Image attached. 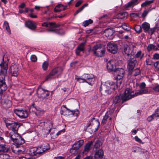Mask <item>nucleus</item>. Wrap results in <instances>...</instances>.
I'll list each match as a JSON object with an SVG mask.
<instances>
[{"label":"nucleus","mask_w":159,"mask_h":159,"mask_svg":"<svg viewBox=\"0 0 159 159\" xmlns=\"http://www.w3.org/2000/svg\"><path fill=\"white\" fill-rule=\"evenodd\" d=\"M99 124V122L98 120L93 118L88 123L87 127L91 129L92 132H95L98 129Z\"/></svg>","instance_id":"6e6552de"},{"label":"nucleus","mask_w":159,"mask_h":159,"mask_svg":"<svg viewBox=\"0 0 159 159\" xmlns=\"http://www.w3.org/2000/svg\"><path fill=\"white\" fill-rule=\"evenodd\" d=\"M47 121V120H45V121H42V122H40V124H41V125L40 126H44L46 123V124H48V125H49V129H48V132H47V134H48L53 127L52 124L50 121H48V122H46Z\"/></svg>","instance_id":"c756f323"},{"label":"nucleus","mask_w":159,"mask_h":159,"mask_svg":"<svg viewBox=\"0 0 159 159\" xmlns=\"http://www.w3.org/2000/svg\"><path fill=\"white\" fill-rule=\"evenodd\" d=\"M122 95V102L136 96L135 93H134V92L131 89L129 88H127L126 89L124 95Z\"/></svg>","instance_id":"423d86ee"},{"label":"nucleus","mask_w":159,"mask_h":159,"mask_svg":"<svg viewBox=\"0 0 159 159\" xmlns=\"http://www.w3.org/2000/svg\"><path fill=\"white\" fill-rule=\"evenodd\" d=\"M102 145V143L100 141L97 140L96 141L95 145L94 146V148L97 149L99 148Z\"/></svg>","instance_id":"a18cd8bd"},{"label":"nucleus","mask_w":159,"mask_h":159,"mask_svg":"<svg viewBox=\"0 0 159 159\" xmlns=\"http://www.w3.org/2000/svg\"><path fill=\"white\" fill-rule=\"evenodd\" d=\"M93 143V142L92 141H89L84 146V149L83 152V153L86 154L90 150L91 146Z\"/></svg>","instance_id":"5701e85b"},{"label":"nucleus","mask_w":159,"mask_h":159,"mask_svg":"<svg viewBox=\"0 0 159 159\" xmlns=\"http://www.w3.org/2000/svg\"><path fill=\"white\" fill-rule=\"evenodd\" d=\"M149 11V10L144 11L142 14V16L143 18H144L147 15Z\"/></svg>","instance_id":"69168bd1"},{"label":"nucleus","mask_w":159,"mask_h":159,"mask_svg":"<svg viewBox=\"0 0 159 159\" xmlns=\"http://www.w3.org/2000/svg\"><path fill=\"white\" fill-rule=\"evenodd\" d=\"M148 92V90L147 88L140 89L139 92L135 93V95L137 96L139 95H140L143 94H146Z\"/></svg>","instance_id":"4c0bfd02"},{"label":"nucleus","mask_w":159,"mask_h":159,"mask_svg":"<svg viewBox=\"0 0 159 159\" xmlns=\"http://www.w3.org/2000/svg\"><path fill=\"white\" fill-rule=\"evenodd\" d=\"M5 75H3L0 77V96L3 94L4 92L6 90L7 87L5 81Z\"/></svg>","instance_id":"9b49d317"},{"label":"nucleus","mask_w":159,"mask_h":159,"mask_svg":"<svg viewBox=\"0 0 159 159\" xmlns=\"http://www.w3.org/2000/svg\"><path fill=\"white\" fill-rule=\"evenodd\" d=\"M152 59L154 60H159V54L158 53H154L153 55Z\"/></svg>","instance_id":"bf43d9fd"},{"label":"nucleus","mask_w":159,"mask_h":159,"mask_svg":"<svg viewBox=\"0 0 159 159\" xmlns=\"http://www.w3.org/2000/svg\"><path fill=\"white\" fill-rule=\"evenodd\" d=\"M64 107L66 108L67 110V112L68 113L69 115H72L75 116H78L79 114V111L77 110H75L74 111H70L66 107V105H63V106Z\"/></svg>","instance_id":"2f4dec72"},{"label":"nucleus","mask_w":159,"mask_h":159,"mask_svg":"<svg viewBox=\"0 0 159 159\" xmlns=\"http://www.w3.org/2000/svg\"><path fill=\"white\" fill-rule=\"evenodd\" d=\"M10 151V147L6 144H0V152L7 153Z\"/></svg>","instance_id":"412c9836"},{"label":"nucleus","mask_w":159,"mask_h":159,"mask_svg":"<svg viewBox=\"0 0 159 159\" xmlns=\"http://www.w3.org/2000/svg\"><path fill=\"white\" fill-rule=\"evenodd\" d=\"M137 62L136 59L134 57L131 58L129 60L128 63V68L130 71L133 70Z\"/></svg>","instance_id":"2eb2a0df"},{"label":"nucleus","mask_w":159,"mask_h":159,"mask_svg":"<svg viewBox=\"0 0 159 159\" xmlns=\"http://www.w3.org/2000/svg\"><path fill=\"white\" fill-rule=\"evenodd\" d=\"M78 150H75L74 149L73 147L72 146V148L70 149V152L73 154H75L77 153Z\"/></svg>","instance_id":"680f3d73"},{"label":"nucleus","mask_w":159,"mask_h":159,"mask_svg":"<svg viewBox=\"0 0 159 159\" xmlns=\"http://www.w3.org/2000/svg\"><path fill=\"white\" fill-rule=\"evenodd\" d=\"M75 79L80 83H84L85 82L86 80H84V79L81 78L80 77H79L77 76H75Z\"/></svg>","instance_id":"603ef678"},{"label":"nucleus","mask_w":159,"mask_h":159,"mask_svg":"<svg viewBox=\"0 0 159 159\" xmlns=\"http://www.w3.org/2000/svg\"><path fill=\"white\" fill-rule=\"evenodd\" d=\"M66 7V6L60 4L57 5L54 8V11L55 12H59L61 11L65 10Z\"/></svg>","instance_id":"7c9ffc66"},{"label":"nucleus","mask_w":159,"mask_h":159,"mask_svg":"<svg viewBox=\"0 0 159 159\" xmlns=\"http://www.w3.org/2000/svg\"><path fill=\"white\" fill-rule=\"evenodd\" d=\"M115 89V84L112 81H107L101 85L100 91L104 95L110 94Z\"/></svg>","instance_id":"f257e3e1"},{"label":"nucleus","mask_w":159,"mask_h":159,"mask_svg":"<svg viewBox=\"0 0 159 159\" xmlns=\"http://www.w3.org/2000/svg\"><path fill=\"white\" fill-rule=\"evenodd\" d=\"M63 130H61L59 131H58L57 133H56V135H52V137L53 138H57L59 135H60L61 133L63 132Z\"/></svg>","instance_id":"0e129e2a"},{"label":"nucleus","mask_w":159,"mask_h":159,"mask_svg":"<svg viewBox=\"0 0 159 159\" xmlns=\"http://www.w3.org/2000/svg\"><path fill=\"white\" fill-rule=\"evenodd\" d=\"M113 114V111L112 110L107 111L103 117L101 124L104 125L107 123L108 125H111Z\"/></svg>","instance_id":"0eeeda50"},{"label":"nucleus","mask_w":159,"mask_h":159,"mask_svg":"<svg viewBox=\"0 0 159 159\" xmlns=\"http://www.w3.org/2000/svg\"><path fill=\"white\" fill-rule=\"evenodd\" d=\"M39 109V107H34V105H33L29 108V111L30 112H34L37 116H38L40 113Z\"/></svg>","instance_id":"c85d7f7f"},{"label":"nucleus","mask_w":159,"mask_h":159,"mask_svg":"<svg viewBox=\"0 0 159 159\" xmlns=\"http://www.w3.org/2000/svg\"><path fill=\"white\" fill-rule=\"evenodd\" d=\"M16 148V149H14V146H13L11 148L13 152L17 154H19L23 153V151L22 150L17 149V148Z\"/></svg>","instance_id":"79ce46f5"},{"label":"nucleus","mask_w":159,"mask_h":159,"mask_svg":"<svg viewBox=\"0 0 159 159\" xmlns=\"http://www.w3.org/2000/svg\"><path fill=\"white\" fill-rule=\"evenodd\" d=\"M153 2V0L150 1H146L144 2L143 3L141 4V6L142 7H144L146 6L147 5L150 4L152 3Z\"/></svg>","instance_id":"864d4df0"},{"label":"nucleus","mask_w":159,"mask_h":159,"mask_svg":"<svg viewBox=\"0 0 159 159\" xmlns=\"http://www.w3.org/2000/svg\"><path fill=\"white\" fill-rule=\"evenodd\" d=\"M86 42L81 43L77 48L76 50V53L77 55H79L81 51H83L84 49V46Z\"/></svg>","instance_id":"bb28decb"},{"label":"nucleus","mask_w":159,"mask_h":159,"mask_svg":"<svg viewBox=\"0 0 159 159\" xmlns=\"http://www.w3.org/2000/svg\"><path fill=\"white\" fill-rule=\"evenodd\" d=\"M88 80H86V82L89 85H92L94 83L95 80L94 76L92 74H89Z\"/></svg>","instance_id":"72a5a7b5"},{"label":"nucleus","mask_w":159,"mask_h":159,"mask_svg":"<svg viewBox=\"0 0 159 159\" xmlns=\"http://www.w3.org/2000/svg\"><path fill=\"white\" fill-rule=\"evenodd\" d=\"M93 21L91 19H89L88 20H86L84 21L82 25L84 27H86L88 26L90 24L92 23Z\"/></svg>","instance_id":"37998d69"},{"label":"nucleus","mask_w":159,"mask_h":159,"mask_svg":"<svg viewBox=\"0 0 159 159\" xmlns=\"http://www.w3.org/2000/svg\"><path fill=\"white\" fill-rule=\"evenodd\" d=\"M114 33V30L111 29H106L104 31V33L105 34V35L107 37H109L112 36Z\"/></svg>","instance_id":"473e14b6"},{"label":"nucleus","mask_w":159,"mask_h":159,"mask_svg":"<svg viewBox=\"0 0 159 159\" xmlns=\"http://www.w3.org/2000/svg\"><path fill=\"white\" fill-rule=\"evenodd\" d=\"M128 13L125 12H121L119 13L117 16V18L123 19L126 18L128 16Z\"/></svg>","instance_id":"58836bf2"},{"label":"nucleus","mask_w":159,"mask_h":159,"mask_svg":"<svg viewBox=\"0 0 159 159\" xmlns=\"http://www.w3.org/2000/svg\"><path fill=\"white\" fill-rule=\"evenodd\" d=\"M153 89L155 91L159 92V85L153 87Z\"/></svg>","instance_id":"774afa93"},{"label":"nucleus","mask_w":159,"mask_h":159,"mask_svg":"<svg viewBox=\"0 0 159 159\" xmlns=\"http://www.w3.org/2000/svg\"><path fill=\"white\" fill-rule=\"evenodd\" d=\"M157 28V25H156L155 26L150 29V30H149L148 32L151 33V34H152L156 30Z\"/></svg>","instance_id":"6e6d98bb"},{"label":"nucleus","mask_w":159,"mask_h":159,"mask_svg":"<svg viewBox=\"0 0 159 159\" xmlns=\"http://www.w3.org/2000/svg\"><path fill=\"white\" fill-rule=\"evenodd\" d=\"M145 87L146 84L144 82H142L139 85V87L141 89L145 88Z\"/></svg>","instance_id":"338daca9"},{"label":"nucleus","mask_w":159,"mask_h":159,"mask_svg":"<svg viewBox=\"0 0 159 159\" xmlns=\"http://www.w3.org/2000/svg\"><path fill=\"white\" fill-rule=\"evenodd\" d=\"M14 113L21 118H25L28 116V114L26 110H20L19 109H15L14 110Z\"/></svg>","instance_id":"f8f14e48"},{"label":"nucleus","mask_w":159,"mask_h":159,"mask_svg":"<svg viewBox=\"0 0 159 159\" xmlns=\"http://www.w3.org/2000/svg\"><path fill=\"white\" fill-rule=\"evenodd\" d=\"M19 67L18 66L15 64L13 63L11 64V67L9 70L10 74L12 76L17 77L18 74Z\"/></svg>","instance_id":"1a4fd4ad"},{"label":"nucleus","mask_w":159,"mask_h":159,"mask_svg":"<svg viewBox=\"0 0 159 159\" xmlns=\"http://www.w3.org/2000/svg\"><path fill=\"white\" fill-rule=\"evenodd\" d=\"M30 59L33 62H35L37 60V57L35 55H32L31 56Z\"/></svg>","instance_id":"052dcab7"},{"label":"nucleus","mask_w":159,"mask_h":159,"mask_svg":"<svg viewBox=\"0 0 159 159\" xmlns=\"http://www.w3.org/2000/svg\"><path fill=\"white\" fill-rule=\"evenodd\" d=\"M138 3V0H132L131 1L125 4L124 6V7L126 10H128L129 8L133 7Z\"/></svg>","instance_id":"b1692460"},{"label":"nucleus","mask_w":159,"mask_h":159,"mask_svg":"<svg viewBox=\"0 0 159 159\" xmlns=\"http://www.w3.org/2000/svg\"><path fill=\"white\" fill-rule=\"evenodd\" d=\"M3 27L9 34H11V30L9 25V24L7 21L4 22L3 24Z\"/></svg>","instance_id":"a19ab883"},{"label":"nucleus","mask_w":159,"mask_h":159,"mask_svg":"<svg viewBox=\"0 0 159 159\" xmlns=\"http://www.w3.org/2000/svg\"><path fill=\"white\" fill-rule=\"evenodd\" d=\"M13 142L16 144L15 145V148H18L20 145H22L25 143V140L20 136L19 138L16 139Z\"/></svg>","instance_id":"aec40b11"},{"label":"nucleus","mask_w":159,"mask_h":159,"mask_svg":"<svg viewBox=\"0 0 159 159\" xmlns=\"http://www.w3.org/2000/svg\"><path fill=\"white\" fill-rule=\"evenodd\" d=\"M48 63L47 61H44L42 64V68L44 70H46L48 67Z\"/></svg>","instance_id":"de8ad7c7"},{"label":"nucleus","mask_w":159,"mask_h":159,"mask_svg":"<svg viewBox=\"0 0 159 159\" xmlns=\"http://www.w3.org/2000/svg\"><path fill=\"white\" fill-rule=\"evenodd\" d=\"M29 154L32 156H35L40 155V150L38 147H34L30 149L29 151Z\"/></svg>","instance_id":"a211bd4d"},{"label":"nucleus","mask_w":159,"mask_h":159,"mask_svg":"<svg viewBox=\"0 0 159 159\" xmlns=\"http://www.w3.org/2000/svg\"><path fill=\"white\" fill-rule=\"evenodd\" d=\"M6 96L7 97V98L2 100V104L3 107L7 109L11 106V102L10 100V98H9L7 96Z\"/></svg>","instance_id":"dca6fc26"},{"label":"nucleus","mask_w":159,"mask_h":159,"mask_svg":"<svg viewBox=\"0 0 159 159\" xmlns=\"http://www.w3.org/2000/svg\"><path fill=\"white\" fill-rule=\"evenodd\" d=\"M122 98L123 95L121 94L116 96L113 100L114 103L115 104H117L120 102L121 101L122 102Z\"/></svg>","instance_id":"e433bc0d"},{"label":"nucleus","mask_w":159,"mask_h":159,"mask_svg":"<svg viewBox=\"0 0 159 159\" xmlns=\"http://www.w3.org/2000/svg\"><path fill=\"white\" fill-rule=\"evenodd\" d=\"M42 25L43 26L48 27L49 28L50 30L55 31L56 28L58 27L55 22H52L47 23L44 22L42 24Z\"/></svg>","instance_id":"f3484780"},{"label":"nucleus","mask_w":159,"mask_h":159,"mask_svg":"<svg viewBox=\"0 0 159 159\" xmlns=\"http://www.w3.org/2000/svg\"><path fill=\"white\" fill-rule=\"evenodd\" d=\"M18 132H10L9 136L13 141L20 136V135L18 133Z\"/></svg>","instance_id":"393cba45"},{"label":"nucleus","mask_w":159,"mask_h":159,"mask_svg":"<svg viewBox=\"0 0 159 159\" xmlns=\"http://www.w3.org/2000/svg\"><path fill=\"white\" fill-rule=\"evenodd\" d=\"M5 124L10 132L18 131V128L21 125V124L20 123L10 121H6Z\"/></svg>","instance_id":"20e7f679"},{"label":"nucleus","mask_w":159,"mask_h":159,"mask_svg":"<svg viewBox=\"0 0 159 159\" xmlns=\"http://www.w3.org/2000/svg\"><path fill=\"white\" fill-rule=\"evenodd\" d=\"M25 24L26 27L31 30H34L36 28V25L31 21L26 22Z\"/></svg>","instance_id":"c9c22d12"},{"label":"nucleus","mask_w":159,"mask_h":159,"mask_svg":"<svg viewBox=\"0 0 159 159\" xmlns=\"http://www.w3.org/2000/svg\"><path fill=\"white\" fill-rule=\"evenodd\" d=\"M123 52L125 54L128 56L133 55L134 54L133 46L127 44L125 45L124 47Z\"/></svg>","instance_id":"9d476101"},{"label":"nucleus","mask_w":159,"mask_h":159,"mask_svg":"<svg viewBox=\"0 0 159 159\" xmlns=\"http://www.w3.org/2000/svg\"><path fill=\"white\" fill-rule=\"evenodd\" d=\"M122 27L123 29L127 31H129L130 29V28L128 24L125 23L122 25Z\"/></svg>","instance_id":"8fccbe9b"},{"label":"nucleus","mask_w":159,"mask_h":159,"mask_svg":"<svg viewBox=\"0 0 159 159\" xmlns=\"http://www.w3.org/2000/svg\"><path fill=\"white\" fill-rule=\"evenodd\" d=\"M154 120H157L158 119L159 117V115L157 114V113L155 112L152 115Z\"/></svg>","instance_id":"13d9d810"},{"label":"nucleus","mask_w":159,"mask_h":159,"mask_svg":"<svg viewBox=\"0 0 159 159\" xmlns=\"http://www.w3.org/2000/svg\"><path fill=\"white\" fill-rule=\"evenodd\" d=\"M134 29L135 31L137 33H139L142 31V28L140 25H135Z\"/></svg>","instance_id":"49530a36"},{"label":"nucleus","mask_w":159,"mask_h":159,"mask_svg":"<svg viewBox=\"0 0 159 159\" xmlns=\"http://www.w3.org/2000/svg\"><path fill=\"white\" fill-rule=\"evenodd\" d=\"M135 140L136 141L139 143L143 144V143L142 142V141L141 139H139L138 136H136L134 137Z\"/></svg>","instance_id":"e2e57ef3"},{"label":"nucleus","mask_w":159,"mask_h":159,"mask_svg":"<svg viewBox=\"0 0 159 159\" xmlns=\"http://www.w3.org/2000/svg\"><path fill=\"white\" fill-rule=\"evenodd\" d=\"M154 66L156 70L159 71V61H157L154 63Z\"/></svg>","instance_id":"4d7b16f0"},{"label":"nucleus","mask_w":159,"mask_h":159,"mask_svg":"<svg viewBox=\"0 0 159 159\" xmlns=\"http://www.w3.org/2000/svg\"><path fill=\"white\" fill-rule=\"evenodd\" d=\"M40 98L43 99L46 98L49 95V91L47 90H44L43 89L40 88Z\"/></svg>","instance_id":"cd10ccee"},{"label":"nucleus","mask_w":159,"mask_h":159,"mask_svg":"<svg viewBox=\"0 0 159 159\" xmlns=\"http://www.w3.org/2000/svg\"><path fill=\"white\" fill-rule=\"evenodd\" d=\"M50 148L49 146H48V144H46V146H44V148L43 147L42 148V152L40 151V154L42 152H46Z\"/></svg>","instance_id":"3c124183"},{"label":"nucleus","mask_w":159,"mask_h":159,"mask_svg":"<svg viewBox=\"0 0 159 159\" xmlns=\"http://www.w3.org/2000/svg\"><path fill=\"white\" fill-rule=\"evenodd\" d=\"M84 143V141L83 139L80 140L75 142L73 145L74 149L75 150H78L79 148L82 146Z\"/></svg>","instance_id":"a878e982"},{"label":"nucleus","mask_w":159,"mask_h":159,"mask_svg":"<svg viewBox=\"0 0 159 159\" xmlns=\"http://www.w3.org/2000/svg\"><path fill=\"white\" fill-rule=\"evenodd\" d=\"M134 76H136L139 75L141 73V71L140 69L139 68H137L133 71Z\"/></svg>","instance_id":"09e8293b"},{"label":"nucleus","mask_w":159,"mask_h":159,"mask_svg":"<svg viewBox=\"0 0 159 159\" xmlns=\"http://www.w3.org/2000/svg\"><path fill=\"white\" fill-rule=\"evenodd\" d=\"M4 56H3L2 61L0 64V73H2L5 75L8 68V59Z\"/></svg>","instance_id":"39448f33"},{"label":"nucleus","mask_w":159,"mask_h":159,"mask_svg":"<svg viewBox=\"0 0 159 159\" xmlns=\"http://www.w3.org/2000/svg\"><path fill=\"white\" fill-rule=\"evenodd\" d=\"M104 152L102 149H99L96 151L94 155L95 159H103Z\"/></svg>","instance_id":"4be33fe9"},{"label":"nucleus","mask_w":159,"mask_h":159,"mask_svg":"<svg viewBox=\"0 0 159 159\" xmlns=\"http://www.w3.org/2000/svg\"><path fill=\"white\" fill-rule=\"evenodd\" d=\"M63 69L61 67H57L53 69L46 78V80L58 78L62 73Z\"/></svg>","instance_id":"7ed1b4c3"},{"label":"nucleus","mask_w":159,"mask_h":159,"mask_svg":"<svg viewBox=\"0 0 159 159\" xmlns=\"http://www.w3.org/2000/svg\"><path fill=\"white\" fill-rule=\"evenodd\" d=\"M114 72V74L116 75V79L117 80L122 79L124 75L125 71L122 68L116 69Z\"/></svg>","instance_id":"ddd939ff"},{"label":"nucleus","mask_w":159,"mask_h":159,"mask_svg":"<svg viewBox=\"0 0 159 159\" xmlns=\"http://www.w3.org/2000/svg\"><path fill=\"white\" fill-rule=\"evenodd\" d=\"M155 44H150L148 45L147 50L148 52H150L152 50L155 51Z\"/></svg>","instance_id":"ea45409f"},{"label":"nucleus","mask_w":159,"mask_h":159,"mask_svg":"<svg viewBox=\"0 0 159 159\" xmlns=\"http://www.w3.org/2000/svg\"><path fill=\"white\" fill-rule=\"evenodd\" d=\"M115 62L114 60L109 61L107 64V70L109 71H113L116 69L115 65Z\"/></svg>","instance_id":"6ab92c4d"},{"label":"nucleus","mask_w":159,"mask_h":159,"mask_svg":"<svg viewBox=\"0 0 159 159\" xmlns=\"http://www.w3.org/2000/svg\"><path fill=\"white\" fill-rule=\"evenodd\" d=\"M92 51L95 56L101 57L105 55V48L104 46L99 44L94 46L92 49Z\"/></svg>","instance_id":"f03ea898"},{"label":"nucleus","mask_w":159,"mask_h":159,"mask_svg":"<svg viewBox=\"0 0 159 159\" xmlns=\"http://www.w3.org/2000/svg\"><path fill=\"white\" fill-rule=\"evenodd\" d=\"M142 28L145 32H148L150 28V25L149 23L145 22L142 24Z\"/></svg>","instance_id":"f704fd0d"},{"label":"nucleus","mask_w":159,"mask_h":159,"mask_svg":"<svg viewBox=\"0 0 159 159\" xmlns=\"http://www.w3.org/2000/svg\"><path fill=\"white\" fill-rule=\"evenodd\" d=\"M107 50L113 54L117 52L118 50L117 46L116 44L111 43H109L107 46Z\"/></svg>","instance_id":"4468645a"},{"label":"nucleus","mask_w":159,"mask_h":159,"mask_svg":"<svg viewBox=\"0 0 159 159\" xmlns=\"http://www.w3.org/2000/svg\"><path fill=\"white\" fill-rule=\"evenodd\" d=\"M144 54H143L142 55H141V51H138L136 54V57L137 58L140 57V59H142Z\"/></svg>","instance_id":"5fc2aeb1"},{"label":"nucleus","mask_w":159,"mask_h":159,"mask_svg":"<svg viewBox=\"0 0 159 159\" xmlns=\"http://www.w3.org/2000/svg\"><path fill=\"white\" fill-rule=\"evenodd\" d=\"M88 6V4L87 3H85L84 4L83 6H82L81 7H80V8H79L78 10H77L75 12L74 14V15H75L79 13L83 9L86 7H87Z\"/></svg>","instance_id":"c03bdc74"}]
</instances>
